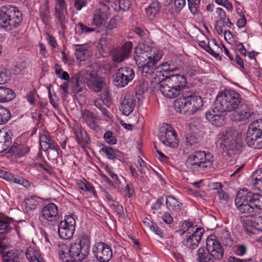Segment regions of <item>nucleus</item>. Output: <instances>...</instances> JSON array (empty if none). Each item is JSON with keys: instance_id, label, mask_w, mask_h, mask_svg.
Masks as SVG:
<instances>
[{"instance_id": "4d7b16f0", "label": "nucleus", "mask_w": 262, "mask_h": 262, "mask_svg": "<svg viewBox=\"0 0 262 262\" xmlns=\"http://www.w3.org/2000/svg\"><path fill=\"white\" fill-rule=\"evenodd\" d=\"M51 86L52 85L50 84V86L47 87L48 90L49 98L51 104L54 107L56 108L58 107V97L55 94V93L52 95L50 89Z\"/></svg>"}, {"instance_id": "de8ad7c7", "label": "nucleus", "mask_w": 262, "mask_h": 262, "mask_svg": "<svg viewBox=\"0 0 262 262\" xmlns=\"http://www.w3.org/2000/svg\"><path fill=\"white\" fill-rule=\"evenodd\" d=\"M11 113L9 110L0 105V124H4L10 119Z\"/></svg>"}, {"instance_id": "ddd939ff", "label": "nucleus", "mask_w": 262, "mask_h": 262, "mask_svg": "<svg viewBox=\"0 0 262 262\" xmlns=\"http://www.w3.org/2000/svg\"><path fill=\"white\" fill-rule=\"evenodd\" d=\"M134 70L127 67L119 68L115 74L114 82L117 87L123 88L134 78Z\"/></svg>"}, {"instance_id": "a19ab883", "label": "nucleus", "mask_w": 262, "mask_h": 262, "mask_svg": "<svg viewBox=\"0 0 262 262\" xmlns=\"http://www.w3.org/2000/svg\"><path fill=\"white\" fill-rule=\"evenodd\" d=\"M160 9V5L158 2H153L146 9V15L151 18H154Z\"/></svg>"}, {"instance_id": "20e7f679", "label": "nucleus", "mask_w": 262, "mask_h": 262, "mask_svg": "<svg viewBox=\"0 0 262 262\" xmlns=\"http://www.w3.org/2000/svg\"><path fill=\"white\" fill-rule=\"evenodd\" d=\"M203 105L201 97L191 92L182 94V96L176 100L174 103L176 112L188 116L194 114Z\"/></svg>"}, {"instance_id": "c9c22d12", "label": "nucleus", "mask_w": 262, "mask_h": 262, "mask_svg": "<svg viewBox=\"0 0 262 262\" xmlns=\"http://www.w3.org/2000/svg\"><path fill=\"white\" fill-rule=\"evenodd\" d=\"M74 133L78 143L81 146H84L90 143V139L86 132L77 129L74 130Z\"/></svg>"}, {"instance_id": "aec40b11", "label": "nucleus", "mask_w": 262, "mask_h": 262, "mask_svg": "<svg viewBox=\"0 0 262 262\" xmlns=\"http://www.w3.org/2000/svg\"><path fill=\"white\" fill-rule=\"evenodd\" d=\"M247 145L254 149L262 148V133L249 126L246 132Z\"/></svg>"}, {"instance_id": "4be33fe9", "label": "nucleus", "mask_w": 262, "mask_h": 262, "mask_svg": "<svg viewBox=\"0 0 262 262\" xmlns=\"http://www.w3.org/2000/svg\"><path fill=\"white\" fill-rule=\"evenodd\" d=\"M72 91L75 97H81L84 95L85 85L82 77L79 73H76L70 79Z\"/></svg>"}, {"instance_id": "4c0bfd02", "label": "nucleus", "mask_w": 262, "mask_h": 262, "mask_svg": "<svg viewBox=\"0 0 262 262\" xmlns=\"http://www.w3.org/2000/svg\"><path fill=\"white\" fill-rule=\"evenodd\" d=\"M135 50L138 51V53L141 52L144 53L145 54L151 55L152 57L156 55L157 52H159L157 50L153 49L146 42L139 43L135 48Z\"/></svg>"}, {"instance_id": "774afa93", "label": "nucleus", "mask_w": 262, "mask_h": 262, "mask_svg": "<svg viewBox=\"0 0 262 262\" xmlns=\"http://www.w3.org/2000/svg\"><path fill=\"white\" fill-rule=\"evenodd\" d=\"M112 207L117 212V213L120 216H123L124 214V210L123 206L118 203L113 204L112 205Z\"/></svg>"}, {"instance_id": "f8f14e48", "label": "nucleus", "mask_w": 262, "mask_h": 262, "mask_svg": "<svg viewBox=\"0 0 262 262\" xmlns=\"http://www.w3.org/2000/svg\"><path fill=\"white\" fill-rule=\"evenodd\" d=\"M159 138L160 140L166 146L173 148H176L178 146L176 132L168 124L161 128Z\"/></svg>"}, {"instance_id": "09e8293b", "label": "nucleus", "mask_w": 262, "mask_h": 262, "mask_svg": "<svg viewBox=\"0 0 262 262\" xmlns=\"http://www.w3.org/2000/svg\"><path fill=\"white\" fill-rule=\"evenodd\" d=\"M40 18L44 24L47 25L51 18L50 9L48 6H46L40 9L39 12Z\"/></svg>"}, {"instance_id": "423d86ee", "label": "nucleus", "mask_w": 262, "mask_h": 262, "mask_svg": "<svg viewBox=\"0 0 262 262\" xmlns=\"http://www.w3.org/2000/svg\"><path fill=\"white\" fill-rule=\"evenodd\" d=\"M224 249L216 240L208 237L206 239V248H200L197 251L196 260L198 262H214V259H222Z\"/></svg>"}, {"instance_id": "79ce46f5", "label": "nucleus", "mask_w": 262, "mask_h": 262, "mask_svg": "<svg viewBox=\"0 0 262 262\" xmlns=\"http://www.w3.org/2000/svg\"><path fill=\"white\" fill-rule=\"evenodd\" d=\"M12 219L8 217H0V233H5L9 232L12 229L10 225Z\"/></svg>"}, {"instance_id": "e433bc0d", "label": "nucleus", "mask_w": 262, "mask_h": 262, "mask_svg": "<svg viewBox=\"0 0 262 262\" xmlns=\"http://www.w3.org/2000/svg\"><path fill=\"white\" fill-rule=\"evenodd\" d=\"M153 58L154 56H151V55L145 54L144 53L141 52L138 53V51L135 50L134 59L138 67L147 64L148 60Z\"/></svg>"}, {"instance_id": "864d4df0", "label": "nucleus", "mask_w": 262, "mask_h": 262, "mask_svg": "<svg viewBox=\"0 0 262 262\" xmlns=\"http://www.w3.org/2000/svg\"><path fill=\"white\" fill-rule=\"evenodd\" d=\"M169 67V62H165L156 68V71H157L158 75H161L162 76V81L165 79L164 73H168V70L170 68Z\"/></svg>"}, {"instance_id": "bf43d9fd", "label": "nucleus", "mask_w": 262, "mask_h": 262, "mask_svg": "<svg viewBox=\"0 0 262 262\" xmlns=\"http://www.w3.org/2000/svg\"><path fill=\"white\" fill-rule=\"evenodd\" d=\"M174 10L176 13H179L186 5L185 0H174Z\"/></svg>"}, {"instance_id": "a878e982", "label": "nucleus", "mask_w": 262, "mask_h": 262, "mask_svg": "<svg viewBox=\"0 0 262 262\" xmlns=\"http://www.w3.org/2000/svg\"><path fill=\"white\" fill-rule=\"evenodd\" d=\"M99 152L101 154H104L110 160L117 159L120 161H123L124 160V155L122 152L111 147L103 146Z\"/></svg>"}, {"instance_id": "338daca9", "label": "nucleus", "mask_w": 262, "mask_h": 262, "mask_svg": "<svg viewBox=\"0 0 262 262\" xmlns=\"http://www.w3.org/2000/svg\"><path fill=\"white\" fill-rule=\"evenodd\" d=\"M216 12L219 16L220 20L221 21L222 23H225V21L228 18L225 11L221 8H217L216 10Z\"/></svg>"}, {"instance_id": "49530a36", "label": "nucleus", "mask_w": 262, "mask_h": 262, "mask_svg": "<svg viewBox=\"0 0 262 262\" xmlns=\"http://www.w3.org/2000/svg\"><path fill=\"white\" fill-rule=\"evenodd\" d=\"M3 262H20V259L17 253L11 251L3 255Z\"/></svg>"}, {"instance_id": "a18cd8bd", "label": "nucleus", "mask_w": 262, "mask_h": 262, "mask_svg": "<svg viewBox=\"0 0 262 262\" xmlns=\"http://www.w3.org/2000/svg\"><path fill=\"white\" fill-rule=\"evenodd\" d=\"M75 50V55L77 57V60L80 61L83 60L84 57H82L85 54L88 50V47L84 45H74Z\"/></svg>"}, {"instance_id": "bb28decb", "label": "nucleus", "mask_w": 262, "mask_h": 262, "mask_svg": "<svg viewBox=\"0 0 262 262\" xmlns=\"http://www.w3.org/2000/svg\"><path fill=\"white\" fill-rule=\"evenodd\" d=\"M30 150V147L27 144L14 142L9 149L8 152L18 157H21L27 155Z\"/></svg>"}, {"instance_id": "680f3d73", "label": "nucleus", "mask_w": 262, "mask_h": 262, "mask_svg": "<svg viewBox=\"0 0 262 262\" xmlns=\"http://www.w3.org/2000/svg\"><path fill=\"white\" fill-rule=\"evenodd\" d=\"M46 151L48 159L50 160L57 162V159L59 157V150H52Z\"/></svg>"}, {"instance_id": "473e14b6", "label": "nucleus", "mask_w": 262, "mask_h": 262, "mask_svg": "<svg viewBox=\"0 0 262 262\" xmlns=\"http://www.w3.org/2000/svg\"><path fill=\"white\" fill-rule=\"evenodd\" d=\"M246 225L262 231V213L252 215L250 220H247Z\"/></svg>"}, {"instance_id": "393cba45", "label": "nucleus", "mask_w": 262, "mask_h": 262, "mask_svg": "<svg viewBox=\"0 0 262 262\" xmlns=\"http://www.w3.org/2000/svg\"><path fill=\"white\" fill-rule=\"evenodd\" d=\"M215 108L216 106L214 105L212 109L206 112V118L212 125L221 126L224 123L223 115L225 113L217 112Z\"/></svg>"}, {"instance_id": "9b49d317", "label": "nucleus", "mask_w": 262, "mask_h": 262, "mask_svg": "<svg viewBox=\"0 0 262 262\" xmlns=\"http://www.w3.org/2000/svg\"><path fill=\"white\" fill-rule=\"evenodd\" d=\"M76 221L72 215L66 216L64 221L58 224V233L60 238L70 239L75 231Z\"/></svg>"}, {"instance_id": "9d476101", "label": "nucleus", "mask_w": 262, "mask_h": 262, "mask_svg": "<svg viewBox=\"0 0 262 262\" xmlns=\"http://www.w3.org/2000/svg\"><path fill=\"white\" fill-rule=\"evenodd\" d=\"M192 231V233L190 232L186 233L185 238L182 241V246L186 253H191L192 250L198 247L205 232L204 229L200 227L196 228L195 231Z\"/></svg>"}, {"instance_id": "13d9d810", "label": "nucleus", "mask_w": 262, "mask_h": 262, "mask_svg": "<svg viewBox=\"0 0 262 262\" xmlns=\"http://www.w3.org/2000/svg\"><path fill=\"white\" fill-rule=\"evenodd\" d=\"M77 184L78 188L82 190L91 192L94 190L93 187L88 182L84 183L81 180H79Z\"/></svg>"}, {"instance_id": "58836bf2", "label": "nucleus", "mask_w": 262, "mask_h": 262, "mask_svg": "<svg viewBox=\"0 0 262 262\" xmlns=\"http://www.w3.org/2000/svg\"><path fill=\"white\" fill-rule=\"evenodd\" d=\"M95 31V29L88 27L82 23H78L76 25L75 28V34L79 36L85 35L93 32Z\"/></svg>"}, {"instance_id": "2f4dec72", "label": "nucleus", "mask_w": 262, "mask_h": 262, "mask_svg": "<svg viewBox=\"0 0 262 262\" xmlns=\"http://www.w3.org/2000/svg\"><path fill=\"white\" fill-rule=\"evenodd\" d=\"M250 184L252 189L262 191V169H257L253 173Z\"/></svg>"}, {"instance_id": "69168bd1", "label": "nucleus", "mask_w": 262, "mask_h": 262, "mask_svg": "<svg viewBox=\"0 0 262 262\" xmlns=\"http://www.w3.org/2000/svg\"><path fill=\"white\" fill-rule=\"evenodd\" d=\"M254 129H256L258 132L262 133V119L256 120L251 122L249 125Z\"/></svg>"}, {"instance_id": "c03bdc74", "label": "nucleus", "mask_w": 262, "mask_h": 262, "mask_svg": "<svg viewBox=\"0 0 262 262\" xmlns=\"http://www.w3.org/2000/svg\"><path fill=\"white\" fill-rule=\"evenodd\" d=\"M25 205L27 210L35 209L39 204L38 198L36 196H30L24 200Z\"/></svg>"}, {"instance_id": "0eeeda50", "label": "nucleus", "mask_w": 262, "mask_h": 262, "mask_svg": "<svg viewBox=\"0 0 262 262\" xmlns=\"http://www.w3.org/2000/svg\"><path fill=\"white\" fill-rule=\"evenodd\" d=\"M213 156L209 152L197 150L189 156L186 161L187 167L193 173L205 170L211 165Z\"/></svg>"}, {"instance_id": "412c9836", "label": "nucleus", "mask_w": 262, "mask_h": 262, "mask_svg": "<svg viewBox=\"0 0 262 262\" xmlns=\"http://www.w3.org/2000/svg\"><path fill=\"white\" fill-rule=\"evenodd\" d=\"M85 80L89 89L96 92L101 91L103 87V79L97 76L96 72L88 70L85 74Z\"/></svg>"}, {"instance_id": "f03ea898", "label": "nucleus", "mask_w": 262, "mask_h": 262, "mask_svg": "<svg viewBox=\"0 0 262 262\" xmlns=\"http://www.w3.org/2000/svg\"><path fill=\"white\" fill-rule=\"evenodd\" d=\"M187 80L183 75L172 74L166 76L164 80L161 81L158 85L161 93L168 98L177 97L181 93H186V89Z\"/></svg>"}, {"instance_id": "c756f323", "label": "nucleus", "mask_w": 262, "mask_h": 262, "mask_svg": "<svg viewBox=\"0 0 262 262\" xmlns=\"http://www.w3.org/2000/svg\"><path fill=\"white\" fill-rule=\"evenodd\" d=\"M26 256L29 262H46L39 250L29 247L26 251Z\"/></svg>"}, {"instance_id": "3c124183", "label": "nucleus", "mask_w": 262, "mask_h": 262, "mask_svg": "<svg viewBox=\"0 0 262 262\" xmlns=\"http://www.w3.org/2000/svg\"><path fill=\"white\" fill-rule=\"evenodd\" d=\"M248 247L245 244H237L234 246V252L238 256L243 257L248 253Z\"/></svg>"}, {"instance_id": "dca6fc26", "label": "nucleus", "mask_w": 262, "mask_h": 262, "mask_svg": "<svg viewBox=\"0 0 262 262\" xmlns=\"http://www.w3.org/2000/svg\"><path fill=\"white\" fill-rule=\"evenodd\" d=\"M40 217L49 222L58 223L60 216L57 205L53 203L45 205L41 209Z\"/></svg>"}, {"instance_id": "8fccbe9b", "label": "nucleus", "mask_w": 262, "mask_h": 262, "mask_svg": "<svg viewBox=\"0 0 262 262\" xmlns=\"http://www.w3.org/2000/svg\"><path fill=\"white\" fill-rule=\"evenodd\" d=\"M251 198L254 208L262 209V195L252 192Z\"/></svg>"}, {"instance_id": "6e6d98bb", "label": "nucleus", "mask_w": 262, "mask_h": 262, "mask_svg": "<svg viewBox=\"0 0 262 262\" xmlns=\"http://www.w3.org/2000/svg\"><path fill=\"white\" fill-rule=\"evenodd\" d=\"M105 141L110 145H114L117 143L116 137L113 136V133L111 131L106 132L103 136Z\"/></svg>"}, {"instance_id": "f257e3e1", "label": "nucleus", "mask_w": 262, "mask_h": 262, "mask_svg": "<svg viewBox=\"0 0 262 262\" xmlns=\"http://www.w3.org/2000/svg\"><path fill=\"white\" fill-rule=\"evenodd\" d=\"M90 246V236L83 234L77 243L59 245V257L62 262H80L89 254Z\"/></svg>"}, {"instance_id": "1a4fd4ad", "label": "nucleus", "mask_w": 262, "mask_h": 262, "mask_svg": "<svg viewBox=\"0 0 262 262\" xmlns=\"http://www.w3.org/2000/svg\"><path fill=\"white\" fill-rule=\"evenodd\" d=\"M252 192L248 189H242L238 191L235 198V204L238 210L242 213H250L253 212L254 207L252 203Z\"/></svg>"}, {"instance_id": "0e129e2a", "label": "nucleus", "mask_w": 262, "mask_h": 262, "mask_svg": "<svg viewBox=\"0 0 262 262\" xmlns=\"http://www.w3.org/2000/svg\"><path fill=\"white\" fill-rule=\"evenodd\" d=\"M145 164L146 163L143 161V160L141 158L138 157L137 160L136 165L137 169L139 171H140L141 173L145 172L144 169L147 168Z\"/></svg>"}, {"instance_id": "37998d69", "label": "nucleus", "mask_w": 262, "mask_h": 262, "mask_svg": "<svg viewBox=\"0 0 262 262\" xmlns=\"http://www.w3.org/2000/svg\"><path fill=\"white\" fill-rule=\"evenodd\" d=\"M11 132H6L4 130H0V141L8 148L12 144Z\"/></svg>"}, {"instance_id": "6e6552de", "label": "nucleus", "mask_w": 262, "mask_h": 262, "mask_svg": "<svg viewBox=\"0 0 262 262\" xmlns=\"http://www.w3.org/2000/svg\"><path fill=\"white\" fill-rule=\"evenodd\" d=\"M162 57V54L161 52H157L156 54L154 56V58L148 60L147 64L138 67V71L143 77L149 79L151 83L158 85L162 80L163 77L161 75H158L156 71V66Z\"/></svg>"}, {"instance_id": "b1692460", "label": "nucleus", "mask_w": 262, "mask_h": 262, "mask_svg": "<svg viewBox=\"0 0 262 262\" xmlns=\"http://www.w3.org/2000/svg\"><path fill=\"white\" fill-rule=\"evenodd\" d=\"M236 114L235 120L238 121H248L252 119L254 112L252 109L246 104H242L234 111Z\"/></svg>"}, {"instance_id": "c85d7f7f", "label": "nucleus", "mask_w": 262, "mask_h": 262, "mask_svg": "<svg viewBox=\"0 0 262 262\" xmlns=\"http://www.w3.org/2000/svg\"><path fill=\"white\" fill-rule=\"evenodd\" d=\"M166 206L171 213H177L181 210L182 203L173 196L166 195Z\"/></svg>"}, {"instance_id": "ea45409f", "label": "nucleus", "mask_w": 262, "mask_h": 262, "mask_svg": "<svg viewBox=\"0 0 262 262\" xmlns=\"http://www.w3.org/2000/svg\"><path fill=\"white\" fill-rule=\"evenodd\" d=\"M80 120L83 123H85L89 126L92 127L95 124V118L92 112L84 110L82 113Z\"/></svg>"}, {"instance_id": "5701e85b", "label": "nucleus", "mask_w": 262, "mask_h": 262, "mask_svg": "<svg viewBox=\"0 0 262 262\" xmlns=\"http://www.w3.org/2000/svg\"><path fill=\"white\" fill-rule=\"evenodd\" d=\"M67 13L66 4L55 3L54 13L55 20L57 21V23L59 24L62 30L66 29V25L68 21V18L66 17Z\"/></svg>"}, {"instance_id": "f704fd0d", "label": "nucleus", "mask_w": 262, "mask_h": 262, "mask_svg": "<svg viewBox=\"0 0 262 262\" xmlns=\"http://www.w3.org/2000/svg\"><path fill=\"white\" fill-rule=\"evenodd\" d=\"M15 97L14 92L9 88L1 86L0 102H6L12 100Z\"/></svg>"}, {"instance_id": "052dcab7", "label": "nucleus", "mask_w": 262, "mask_h": 262, "mask_svg": "<svg viewBox=\"0 0 262 262\" xmlns=\"http://www.w3.org/2000/svg\"><path fill=\"white\" fill-rule=\"evenodd\" d=\"M10 79L9 72L6 69L0 71V84L7 82Z\"/></svg>"}, {"instance_id": "4468645a", "label": "nucleus", "mask_w": 262, "mask_h": 262, "mask_svg": "<svg viewBox=\"0 0 262 262\" xmlns=\"http://www.w3.org/2000/svg\"><path fill=\"white\" fill-rule=\"evenodd\" d=\"M236 138V133L234 131L227 130L221 135L219 142L223 150H237L238 149V145Z\"/></svg>"}, {"instance_id": "e2e57ef3", "label": "nucleus", "mask_w": 262, "mask_h": 262, "mask_svg": "<svg viewBox=\"0 0 262 262\" xmlns=\"http://www.w3.org/2000/svg\"><path fill=\"white\" fill-rule=\"evenodd\" d=\"M199 142L198 138L192 134L188 135L186 137V143L187 145L192 146Z\"/></svg>"}, {"instance_id": "5fc2aeb1", "label": "nucleus", "mask_w": 262, "mask_h": 262, "mask_svg": "<svg viewBox=\"0 0 262 262\" xmlns=\"http://www.w3.org/2000/svg\"><path fill=\"white\" fill-rule=\"evenodd\" d=\"M199 45L200 47L203 48L204 50L214 57H216L219 56V54L214 52L209 46V41H208L207 42L205 41H200Z\"/></svg>"}, {"instance_id": "39448f33", "label": "nucleus", "mask_w": 262, "mask_h": 262, "mask_svg": "<svg viewBox=\"0 0 262 262\" xmlns=\"http://www.w3.org/2000/svg\"><path fill=\"white\" fill-rule=\"evenodd\" d=\"M22 20V13L17 7L6 5L0 8V28L11 31L18 28Z\"/></svg>"}, {"instance_id": "72a5a7b5", "label": "nucleus", "mask_w": 262, "mask_h": 262, "mask_svg": "<svg viewBox=\"0 0 262 262\" xmlns=\"http://www.w3.org/2000/svg\"><path fill=\"white\" fill-rule=\"evenodd\" d=\"M110 103V100L108 97L104 98L103 99H97L94 101V105L101 111L104 116L107 117L108 118H110V113L104 106V105L105 104L107 106H108Z\"/></svg>"}, {"instance_id": "a211bd4d", "label": "nucleus", "mask_w": 262, "mask_h": 262, "mask_svg": "<svg viewBox=\"0 0 262 262\" xmlns=\"http://www.w3.org/2000/svg\"><path fill=\"white\" fill-rule=\"evenodd\" d=\"M133 48L131 41H126L120 48L114 49L112 53L113 61L115 63H120L128 58Z\"/></svg>"}, {"instance_id": "6ab92c4d", "label": "nucleus", "mask_w": 262, "mask_h": 262, "mask_svg": "<svg viewBox=\"0 0 262 262\" xmlns=\"http://www.w3.org/2000/svg\"><path fill=\"white\" fill-rule=\"evenodd\" d=\"M137 95L129 93H126L120 101V110L125 116L129 115L136 106Z\"/></svg>"}, {"instance_id": "7c9ffc66", "label": "nucleus", "mask_w": 262, "mask_h": 262, "mask_svg": "<svg viewBox=\"0 0 262 262\" xmlns=\"http://www.w3.org/2000/svg\"><path fill=\"white\" fill-rule=\"evenodd\" d=\"M250 184L252 189L262 191V169H257L253 173Z\"/></svg>"}, {"instance_id": "f3484780", "label": "nucleus", "mask_w": 262, "mask_h": 262, "mask_svg": "<svg viewBox=\"0 0 262 262\" xmlns=\"http://www.w3.org/2000/svg\"><path fill=\"white\" fill-rule=\"evenodd\" d=\"M110 6L107 3L100 2L93 17V24L96 26H102L105 24L108 17Z\"/></svg>"}, {"instance_id": "cd10ccee", "label": "nucleus", "mask_w": 262, "mask_h": 262, "mask_svg": "<svg viewBox=\"0 0 262 262\" xmlns=\"http://www.w3.org/2000/svg\"><path fill=\"white\" fill-rule=\"evenodd\" d=\"M110 8H112L116 12L127 11L130 7V3L128 0H105Z\"/></svg>"}, {"instance_id": "603ef678", "label": "nucleus", "mask_w": 262, "mask_h": 262, "mask_svg": "<svg viewBox=\"0 0 262 262\" xmlns=\"http://www.w3.org/2000/svg\"><path fill=\"white\" fill-rule=\"evenodd\" d=\"M52 141H53V140L48 135L42 134L39 136V143L42 150L45 148H47V145L49 144Z\"/></svg>"}, {"instance_id": "2eb2a0df", "label": "nucleus", "mask_w": 262, "mask_h": 262, "mask_svg": "<svg viewBox=\"0 0 262 262\" xmlns=\"http://www.w3.org/2000/svg\"><path fill=\"white\" fill-rule=\"evenodd\" d=\"M93 253L96 259L99 262H108L113 257L111 247L103 242H99L95 244Z\"/></svg>"}, {"instance_id": "7ed1b4c3", "label": "nucleus", "mask_w": 262, "mask_h": 262, "mask_svg": "<svg viewBox=\"0 0 262 262\" xmlns=\"http://www.w3.org/2000/svg\"><path fill=\"white\" fill-rule=\"evenodd\" d=\"M242 103L240 94L234 90H226L219 93L214 105L217 112L235 111Z\"/></svg>"}]
</instances>
